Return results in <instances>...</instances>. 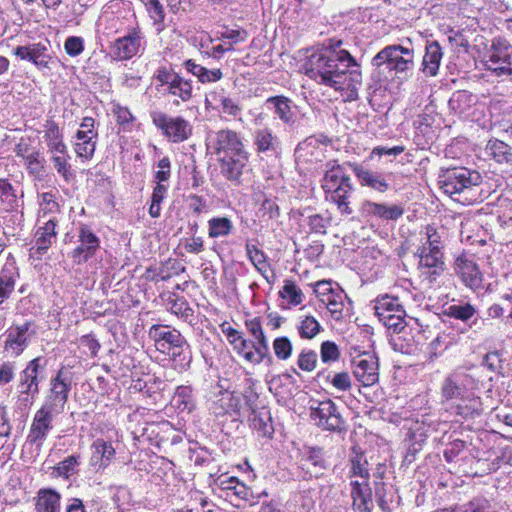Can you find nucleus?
Returning a JSON list of instances; mask_svg holds the SVG:
<instances>
[{
  "label": "nucleus",
  "instance_id": "1",
  "mask_svg": "<svg viewBox=\"0 0 512 512\" xmlns=\"http://www.w3.org/2000/svg\"><path fill=\"white\" fill-rule=\"evenodd\" d=\"M305 72L319 83L345 91L348 100L356 99L361 72L347 51L331 48L313 51L305 64Z\"/></svg>",
  "mask_w": 512,
  "mask_h": 512
},
{
  "label": "nucleus",
  "instance_id": "2",
  "mask_svg": "<svg viewBox=\"0 0 512 512\" xmlns=\"http://www.w3.org/2000/svg\"><path fill=\"white\" fill-rule=\"evenodd\" d=\"M213 148L221 164V172L230 180H236L242 174L248 154L237 133L222 130L216 134Z\"/></svg>",
  "mask_w": 512,
  "mask_h": 512
},
{
  "label": "nucleus",
  "instance_id": "3",
  "mask_svg": "<svg viewBox=\"0 0 512 512\" xmlns=\"http://www.w3.org/2000/svg\"><path fill=\"white\" fill-rule=\"evenodd\" d=\"M373 63L384 80H394L398 73L409 69L413 53L401 46H388L374 57Z\"/></svg>",
  "mask_w": 512,
  "mask_h": 512
},
{
  "label": "nucleus",
  "instance_id": "4",
  "mask_svg": "<svg viewBox=\"0 0 512 512\" xmlns=\"http://www.w3.org/2000/svg\"><path fill=\"white\" fill-rule=\"evenodd\" d=\"M480 182L481 176L478 172L463 167L447 171L440 181L441 188L449 195L460 193L464 189L479 185Z\"/></svg>",
  "mask_w": 512,
  "mask_h": 512
},
{
  "label": "nucleus",
  "instance_id": "5",
  "mask_svg": "<svg viewBox=\"0 0 512 512\" xmlns=\"http://www.w3.org/2000/svg\"><path fill=\"white\" fill-rule=\"evenodd\" d=\"M354 375L364 386H372L379 380L378 358L372 353L365 352L354 361Z\"/></svg>",
  "mask_w": 512,
  "mask_h": 512
},
{
  "label": "nucleus",
  "instance_id": "6",
  "mask_svg": "<svg viewBox=\"0 0 512 512\" xmlns=\"http://www.w3.org/2000/svg\"><path fill=\"white\" fill-rule=\"evenodd\" d=\"M154 123L174 142L183 141L191 134L189 123L180 117L167 118L159 116L154 119Z\"/></svg>",
  "mask_w": 512,
  "mask_h": 512
},
{
  "label": "nucleus",
  "instance_id": "7",
  "mask_svg": "<svg viewBox=\"0 0 512 512\" xmlns=\"http://www.w3.org/2000/svg\"><path fill=\"white\" fill-rule=\"evenodd\" d=\"M151 334L156 338V348L167 354L176 355V349L183 344V338L176 331H169L166 328H154Z\"/></svg>",
  "mask_w": 512,
  "mask_h": 512
},
{
  "label": "nucleus",
  "instance_id": "8",
  "mask_svg": "<svg viewBox=\"0 0 512 512\" xmlns=\"http://www.w3.org/2000/svg\"><path fill=\"white\" fill-rule=\"evenodd\" d=\"M311 416L319 426L325 429L330 430L339 427L340 420L336 415L335 405L330 400L320 402L317 407H312Z\"/></svg>",
  "mask_w": 512,
  "mask_h": 512
},
{
  "label": "nucleus",
  "instance_id": "9",
  "mask_svg": "<svg viewBox=\"0 0 512 512\" xmlns=\"http://www.w3.org/2000/svg\"><path fill=\"white\" fill-rule=\"evenodd\" d=\"M90 464L97 468H104L115 455L112 445L103 440H97L91 447Z\"/></svg>",
  "mask_w": 512,
  "mask_h": 512
},
{
  "label": "nucleus",
  "instance_id": "10",
  "mask_svg": "<svg viewBox=\"0 0 512 512\" xmlns=\"http://www.w3.org/2000/svg\"><path fill=\"white\" fill-rule=\"evenodd\" d=\"M488 69L493 71H511V57L506 47H493L487 59Z\"/></svg>",
  "mask_w": 512,
  "mask_h": 512
},
{
  "label": "nucleus",
  "instance_id": "11",
  "mask_svg": "<svg viewBox=\"0 0 512 512\" xmlns=\"http://www.w3.org/2000/svg\"><path fill=\"white\" fill-rule=\"evenodd\" d=\"M368 215L376 216L386 220H396L403 214V209L398 205H384L373 202H366L363 206Z\"/></svg>",
  "mask_w": 512,
  "mask_h": 512
},
{
  "label": "nucleus",
  "instance_id": "12",
  "mask_svg": "<svg viewBox=\"0 0 512 512\" xmlns=\"http://www.w3.org/2000/svg\"><path fill=\"white\" fill-rule=\"evenodd\" d=\"M442 59V51L437 42H431L426 46V52L423 57L424 72L430 76H435Z\"/></svg>",
  "mask_w": 512,
  "mask_h": 512
},
{
  "label": "nucleus",
  "instance_id": "13",
  "mask_svg": "<svg viewBox=\"0 0 512 512\" xmlns=\"http://www.w3.org/2000/svg\"><path fill=\"white\" fill-rule=\"evenodd\" d=\"M353 171L363 186L371 187L380 192H385L388 189V184L385 179L372 171L360 166H355Z\"/></svg>",
  "mask_w": 512,
  "mask_h": 512
},
{
  "label": "nucleus",
  "instance_id": "14",
  "mask_svg": "<svg viewBox=\"0 0 512 512\" xmlns=\"http://www.w3.org/2000/svg\"><path fill=\"white\" fill-rule=\"evenodd\" d=\"M139 39L136 36H126L116 41L115 55L121 59H129L133 57L139 48Z\"/></svg>",
  "mask_w": 512,
  "mask_h": 512
},
{
  "label": "nucleus",
  "instance_id": "15",
  "mask_svg": "<svg viewBox=\"0 0 512 512\" xmlns=\"http://www.w3.org/2000/svg\"><path fill=\"white\" fill-rule=\"evenodd\" d=\"M269 109L274 110V113L284 123H290L293 119V112L291 110L290 101L285 97H271L266 101Z\"/></svg>",
  "mask_w": 512,
  "mask_h": 512
},
{
  "label": "nucleus",
  "instance_id": "16",
  "mask_svg": "<svg viewBox=\"0 0 512 512\" xmlns=\"http://www.w3.org/2000/svg\"><path fill=\"white\" fill-rule=\"evenodd\" d=\"M60 496L52 490L39 492L36 504L37 512H58Z\"/></svg>",
  "mask_w": 512,
  "mask_h": 512
},
{
  "label": "nucleus",
  "instance_id": "17",
  "mask_svg": "<svg viewBox=\"0 0 512 512\" xmlns=\"http://www.w3.org/2000/svg\"><path fill=\"white\" fill-rule=\"evenodd\" d=\"M68 384L66 379L63 378V373L59 375L52 382L51 394L53 397V406L55 408H62L67 400Z\"/></svg>",
  "mask_w": 512,
  "mask_h": 512
},
{
  "label": "nucleus",
  "instance_id": "18",
  "mask_svg": "<svg viewBox=\"0 0 512 512\" xmlns=\"http://www.w3.org/2000/svg\"><path fill=\"white\" fill-rule=\"evenodd\" d=\"M396 307L402 308V305L399 303V300L396 297L384 295L377 298L374 305V310L377 317L382 318L385 316H389V314H394V311H396Z\"/></svg>",
  "mask_w": 512,
  "mask_h": 512
},
{
  "label": "nucleus",
  "instance_id": "19",
  "mask_svg": "<svg viewBox=\"0 0 512 512\" xmlns=\"http://www.w3.org/2000/svg\"><path fill=\"white\" fill-rule=\"evenodd\" d=\"M319 322L312 316H305L298 325V331L302 338L312 339L320 332Z\"/></svg>",
  "mask_w": 512,
  "mask_h": 512
},
{
  "label": "nucleus",
  "instance_id": "20",
  "mask_svg": "<svg viewBox=\"0 0 512 512\" xmlns=\"http://www.w3.org/2000/svg\"><path fill=\"white\" fill-rule=\"evenodd\" d=\"M232 229L231 221L226 217L213 218L209 221V236L222 237L230 233Z\"/></svg>",
  "mask_w": 512,
  "mask_h": 512
},
{
  "label": "nucleus",
  "instance_id": "21",
  "mask_svg": "<svg viewBox=\"0 0 512 512\" xmlns=\"http://www.w3.org/2000/svg\"><path fill=\"white\" fill-rule=\"evenodd\" d=\"M442 265V254L438 247H431L428 252L424 249L420 258L421 267L441 268Z\"/></svg>",
  "mask_w": 512,
  "mask_h": 512
},
{
  "label": "nucleus",
  "instance_id": "22",
  "mask_svg": "<svg viewBox=\"0 0 512 512\" xmlns=\"http://www.w3.org/2000/svg\"><path fill=\"white\" fill-rule=\"evenodd\" d=\"M344 299L345 295L343 291H336V293L333 295L331 299L324 298L323 304L326 305L327 309L329 310L331 316L334 319L341 318L344 308Z\"/></svg>",
  "mask_w": 512,
  "mask_h": 512
},
{
  "label": "nucleus",
  "instance_id": "23",
  "mask_svg": "<svg viewBox=\"0 0 512 512\" xmlns=\"http://www.w3.org/2000/svg\"><path fill=\"white\" fill-rule=\"evenodd\" d=\"M96 144L93 139L83 138L76 135L74 143V151L80 158L90 159L92 158Z\"/></svg>",
  "mask_w": 512,
  "mask_h": 512
},
{
  "label": "nucleus",
  "instance_id": "24",
  "mask_svg": "<svg viewBox=\"0 0 512 512\" xmlns=\"http://www.w3.org/2000/svg\"><path fill=\"white\" fill-rule=\"evenodd\" d=\"M221 487L223 490L227 492V496H229L230 493H232L233 495L241 499H245L249 494L246 486L243 483H240L238 479L234 477L222 480Z\"/></svg>",
  "mask_w": 512,
  "mask_h": 512
},
{
  "label": "nucleus",
  "instance_id": "25",
  "mask_svg": "<svg viewBox=\"0 0 512 512\" xmlns=\"http://www.w3.org/2000/svg\"><path fill=\"white\" fill-rule=\"evenodd\" d=\"M222 332L226 335L228 341L238 353H242L245 349L248 348L247 341L241 336V334L237 330H235L231 326L223 325Z\"/></svg>",
  "mask_w": 512,
  "mask_h": 512
},
{
  "label": "nucleus",
  "instance_id": "26",
  "mask_svg": "<svg viewBox=\"0 0 512 512\" xmlns=\"http://www.w3.org/2000/svg\"><path fill=\"white\" fill-rule=\"evenodd\" d=\"M343 180L344 176L341 169L339 167H333L326 172L322 186L326 191H334L341 186Z\"/></svg>",
  "mask_w": 512,
  "mask_h": 512
},
{
  "label": "nucleus",
  "instance_id": "27",
  "mask_svg": "<svg viewBox=\"0 0 512 512\" xmlns=\"http://www.w3.org/2000/svg\"><path fill=\"white\" fill-rule=\"evenodd\" d=\"M276 137L268 129L257 131L255 136V144L259 152H265L274 149Z\"/></svg>",
  "mask_w": 512,
  "mask_h": 512
},
{
  "label": "nucleus",
  "instance_id": "28",
  "mask_svg": "<svg viewBox=\"0 0 512 512\" xmlns=\"http://www.w3.org/2000/svg\"><path fill=\"white\" fill-rule=\"evenodd\" d=\"M50 411L42 408L34 417V440L43 436L45 431L49 428Z\"/></svg>",
  "mask_w": 512,
  "mask_h": 512
},
{
  "label": "nucleus",
  "instance_id": "29",
  "mask_svg": "<svg viewBox=\"0 0 512 512\" xmlns=\"http://www.w3.org/2000/svg\"><path fill=\"white\" fill-rule=\"evenodd\" d=\"M273 350L277 358L286 360L291 356L293 346L287 337H278L273 341Z\"/></svg>",
  "mask_w": 512,
  "mask_h": 512
},
{
  "label": "nucleus",
  "instance_id": "30",
  "mask_svg": "<svg viewBox=\"0 0 512 512\" xmlns=\"http://www.w3.org/2000/svg\"><path fill=\"white\" fill-rule=\"evenodd\" d=\"M169 90L173 95L179 96L183 100H187L191 96L192 87L189 82L176 77L171 81Z\"/></svg>",
  "mask_w": 512,
  "mask_h": 512
},
{
  "label": "nucleus",
  "instance_id": "31",
  "mask_svg": "<svg viewBox=\"0 0 512 512\" xmlns=\"http://www.w3.org/2000/svg\"><path fill=\"white\" fill-rule=\"evenodd\" d=\"M404 317V309L396 307V311H394V314H389V316L379 318V320L388 328L394 329L396 331L401 330L403 328Z\"/></svg>",
  "mask_w": 512,
  "mask_h": 512
},
{
  "label": "nucleus",
  "instance_id": "32",
  "mask_svg": "<svg viewBox=\"0 0 512 512\" xmlns=\"http://www.w3.org/2000/svg\"><path fill=\"white\" fill-rule=\"evenodd\" d=\"M336 291H342L339 287L334 288L331 281L321 280L314 284V292L323 303L324 298H332Z\"/></svg>",
  "mask_w": 512,
  "mask_h": 512
},
{
  "label": "nucleus",
  "instance_id": "33",
  "mask_svg": "<svg viewBox=\"0 0 512 512\" xmlns=\"http://www.w3.org/2000/svg\"><path fill=\"white\" fill-rule=\"evenodd\" d=\"M486 150L497 162L506 160L508 146L504 142L499 140L489 141Z\"/></svg>",
  "mask_w": 512,
  "mask_h": 512
},
{
  "label": "nucleus",
  "instance_id": "34",
  "mask_svg": "<svg viewBox=\"0 0 512 512\" xmlns=\"http://www.w3.org/2000/svg\"><path fill=\"white\" fill-rule=\"evenodd\" d=\"M81 246L77 249L78 252L84 250L93 252L99 245L98 238L88 229L83 228L80 232Z\"/></svg>",
  "mask_w": 512,
  "mask_h": 512
},
{
  "label": "nucleus",
  "instance_id": "35",
  "mask_svg": "<svg viewBox=\"0 0 512 512\" xmlns=\"http://www.w3.org/2000/svg\"><path fill=\"white\" fill-rule=\"evenodd\" d=\"M464 282L471 288H476L480 285L481 279L479 272L474 264H465L461 271Z\"/></svg>",
  "mask_w": 512,
  "mask_h": 512
},
{
  "label": "nucleus",
  "instance_id": "36",
  "mask_svg": "<svg viewBox=\"0 0 512 512\" xmlns=\"http://www.w3.org/2000/svg\"><path fill=\"white\" fill-rule=\"evenodd\" d=\"M249 332L257 339L258 345L261 346L265 351L268 350V341L262 330L260 321L254 318L246 322Z\"/></svg>",
  "mask_w": 512,
  "mask_h": 512
},
{
  "label": "nucleus",
  "instance_id": "37",
  "mask_svg": "<svg viewBox=\"0 0 512 512\" xmlns=\"http://www.w3.org/2000/svg\"><path fill=\"white\" fill-rule=\"evenodd\" d=\"M317 355L313 351H303L298 357V366L307 372H311L316 368Z\"/></svg>",
  "mask_w": 512,
  "mask_h": 512
},
{
  "label": "nucleus",
  "instance_id": "38",
  "mask_svg": "<svg viewBox=\"0 0 512 512\" xmlns=\"http://www.w3.org/2000/svg\"><path fill=\"white\" fill-rule=\"evenodd\" d=\"M281 296L295 305L301 303L302 301L301 291L292 282H287L283 286Z\"/></svg>",
  "mask_w": 512,
  "mask_h": 512
},
{
  "label": "nucleus",
  "instance_id": "39",
  "mask_svg": "<svg viewBox=\"0 0 512 512\" xmlns=\"http://www.w3.org/2000/svg\"><path fill=\"white\" fill-rule=\"evenodd\" d=\"M330 383L337 390L346 391L351 387V378L347 372H339L333 375H329Z\"/></svg>",
  "mask_w": 512,
  "mask_h": 512
},
{
  "label": "nucleus",
  "instance_id": "40",
  "mask_svg": "<svg viewBox=\"0 0 512 512\" xmlns=\"http://www.w3.org/2000/svg\"><path fill=\"white\" fill-rule=\"evenodd\" d=\"M77 136L94 139L97 136V131L95 129V121L93 118L86 117L83 119L80 127L76 133Z\"/></svg>",
  "mask_w": 512,
  "mask_h": 512
},
{
  "label": "nucleus",
  "instance_id": "41",
  "mask_svg": "<svg viewBox=\"0 0 512 512\" xmlns=\"http://www.w3.org/2000/svg\"><path fill=\"white\" fill-rule=\"evenodd\" d=\"M339 357L337 346L330 341L323 342L321 345V359L323 362L335 361Z\"/></svg>",
  "mask_w": 512,
  "mask_h": 512
},
{
  "label": "nucleus",
  "instance_id": "42",
  "mask_svg": "<svg viewBox=\"0 0 512 512\" xmlns=\"http://www.w3.org/2000/svg\"><path fill=\"white\" fill-rule=\"evenodd\" d=\"M474 314V308L471 305H453L449 307V315L461 319L467 320Z\"/></svg>",
  "mask_w": 512,
  "mask_h": 512
},
{
  "label": "nucleus",
  "instance_id": "43",
  "mask_svg": "<svg viewBox=\"0 0 512 512\" xmlns=\"http://www.w3.org/2000/svg\"><path fill=\"white\" fill-rule=\"evenodd\" d=\"M223 74L220 69H207L202 67L198 79L202 83L216 82L222 78Z\"/></svg>",
  "mask_w": 512,
  "mask_h": 512
},
{
  "label": "nucleus",
  "instance_id": "44",
  "mask_svg": "<svg viewBox=\"0 0 512 512\" xmlns=\"http://www.w3.org/2000/svg\"><path fill=\"white\" fill-rule=\"evenodd\" d=\"M59 132L57 128H52L49 131V137H51V141L49 146L51 148L52 153L66 154V146L65 144L58 139Z\"/></svg>",
  "mask_w": 512,
  "mask_h": 512
},
{
  "label": "nucleus",
  "instance_id": "45",
  "mask_svg": "<svg viewBox=\"0 0 512 512\" xmlns=\"http://www.w3.org/2000/svg\"><path fill=\"white\" fill-rule=\"evenodd\" d=\"M65 50L70 55H78L83 50V42L78 37H70L65 42Z\"/></svg>",
  "mask_w": 512,
  "mask_h": 512
},
{
  "label": "nucleus",
  "instance_id": "46",
  "mask_svg": "<svg viewBox=\"0 0 512 512\" xmlns=\"http://www.w3.org/2000/svg\"><path fill=\"white\" fill-rule=\"evenodd\" d=\"M14 283L10 277L0 278V304L8 297L12 292Z\"/></svg>",
  "mask_w": 512,
  "mask_h": 512
},
{
  "label": "nucleus",
  "instance_id": "47",
  "mask_svg": "<svg viewBox=\"0 0 512 512\" xmlns=\"http://www.w3.org/2000/svg\"><path fill=\"white\" fill-rule=\"evenodd\" d=\"M266 352L267 351L259 346L255 347V352L247 351V349H245L241 354H243L244 358L249 362L260 363L263 360Z\"/></svg>",
  "mask_w": 512,
  "mask_h": 512
},
{
  "label": "nucleus",
  "instance_id": "48",
  "mask_svg": "<svg viewBox=\"0 0 512 512\" xmlns=\"http://www.w3.org/2000/svg\"><path fill=\"white\" fill-rule=\"evenodd\" d=\"M352 485V498H359L361 496L370 497V489L368 485L365 483V481H355L352 483Z\"/></svg>",
  "mask_w": 512,
  "mask_h": 512
},
{
  "label": "nucleus",
  "instance_id": "49",
  "mask_svg": "<svg viewBox=\"0 0 512 512\" xmlns=\"http://www.w3.org/2000/svg\"><path fill=\"white\" fill-rule=\"evenodd\" d=\"M170 175V163L167 158L162 159L158 163V171L156 177L159 182L166 181Z\"/></svg>",
  "mask_w": 512,
  "mask_h": 512
},
{
  "label": "nucleus",
  "instance_id": "50",
  "mask_svg": "<svg viewBox=\"0 0 512 512\" xmlns=\"http://www.w3.org/2000/svg\"><path fill=\"white\" fill-rule=\"evenodd\" d=\"M404 151V147L402 146H395L393 148H385V147H375L372 152L371 156L373 155H398L401 154Z\"/></svg>",
  "mask_w": 512,
  "mask_h": 512
},
{
  "label": "nucleus",
  "instance_id": "51",
  "mask_svg": "<svg viewBox=\"0 0 512 512\" xmlns=\"http://www.w3.org/2000/svg\"><path fill=\"white\" fill-rule=\"evenodd\" d=\"M222 111L225 114L236 116L240 111V107L231 99L224 98L222 100Z\"/></svg>",
  "mask_w": 512,
  "mask_h": 512
},
{
  "label": "nucleus",
  "instance_id": "52",
  "mask_svg": "<svg viewBox=\"0 0 512 512\" xmlns=\"http://www.w3.org/2000/svg\"><path fill=\"white\" fill-rule=\"evenodd\" d=\"M370 497L353 498V506L357 512H369Z\"/></svg>",
  "mask_w": 512,
  "mask_h": 512
},
{
  "label": "nucleus",
  "instance_id": "53",
  "mask_svg": "<svg viewBox=\"0 0 512 512\" xmlns=\"http://www.w3.org/2000/svg\"><path fill=\"white\" fill-rule=\"evenodd\" d=\"M53 162L56 170L67 178V157H53Z\"/></svg>",
  "mask_w": 512,
  "mask_h": 512
},
{
  "label": "nucleus",
  "instance_id": "54",
  "mask_svg": "<svg viewBox=\"0 0 512 512\" xmlns=\"http://www.w3.org/2000/svg\"><path fill=\"white\" fill-rule=\"evenodd\" d=\"M177 76L170 73L168 70L166 69H160L158 70L157 74H156V79L161 82L162 84H171V81L176 78Z\"/></svg>",
  "mask_w": 512,
  "mask_h": 512
},
{
  "label": "nucleus",
  "instance_id": "55",
  "mask_svg": "<svg viewBox=\"0 0 512 512\" xmlns=\"http://www.w3.org/2000/svg\"><path fill=\"white\" fill-rule=\"evenodd\" d=\"M12 378V369L4 365L0 368V385L8 383Z\"/></svg>",
  "mask_w": 512,
  "mask_h": 512
},
{
  "label": "nucleus",
  "instance_id": "56",
  "mask_svg": "<svg viewBox=\"0 0 512 512\" xmlns=\"http://www.w3.org/2000/svg\"><path fill=\"white\" fill-rule=\"evenodd\" d=\"M186 248L189 252H200L203 249V241L200 238H194L186 245Z\"/></svg>",
  "mask_w": 512,
  "mask_h": 512
},
{
  "label": "nucleus",
  "instance_id": "57",
  "mask_svg": "<svg viewBox=\"0 0 512 512\" xmlns=\"http://www.w3.org/2000/svg\"><path fill=\"white\" fill-rule=\"evenodd\" d=\"M165 191H166L165 186L159 184L154 189V192H153V195H152V201L160 203L162 201L163 197H164Z\"/></svg>",
  "mask_w": 512,
  "mask_h": 512
},
{
  "label": "nucleus",
  "instance_id": "58",
  "mask_svg": "<svg viewBox=\"0 0 512 512\" xmlns=\"http://www.w3.org/2000/svg\"><path fill=\"white\" fill-rule=\"evenodd\" d=\"M458 387L450 380L446 381L443 386V391L448 397H452L457 392Z\"/></svg>",
  "mask_w": 512,
  "mask_h": 512
},
{
  "label": "nucleus",
  "instance_id": "59",
  "mask_svg": "<svg viewBox=\"0 0 512 512\" xmlns=\"http://www.w3.org/2000/svg\"><path fill=\"white\" fill-rule=\"evenodd\" d=\"M51 239L43 232L41 233V236L37 239V249L38 250H45L47 246L51 243Z\"/></svg>",
  "mask_w": 512,
  "mask_h": 512
},
{
  "label": "nucleus",
  "instance_id": "60",
  "mask_svg": "<svg viewBox=\"0 0 512 512\" xmlns=\"http://www.w3.org/2000/svg\"><path fill=\"white\" fill-rule=\"evenodd\" d=\"M185 67L188 71H190L191 73H193L197 78L201 72V69H202V66L196 64L195 62H193L192 60H188L186 63H185Z\"/></svg>",
  "mask_w": 512,
  "mask_h": 512
},
{
  "label": "nucleus",
  "instance_id": "61",
  "mask_svg": "<svg viewBox=\"0 0 512 512\" xmlns=\"http://www.w3.org/2000/svg\"><path fill=\"white\" fill-rule=\"evenodd\" d=\"M9 425L7 424V420L4 412H0V435L6 436L9 433Z\"/></svg>",
  "mask_w": 512,
  "mask_h": 512
},
{
  "label": "nucleus",
  "instance_id": "62",
  "mask_svg": "<svg viewBox=\"0 0 512 512\" xmlns=\"http://www.w3.org/2000/svg\"><path fill=\"white\" fill-rule=\"evenodd\" d=\"M42 202L46 204V208L49 211H53L56 208V203L53 200V196L48 193L42 194Z\"/></svg>",
  "mask_w": 512,
  "mask_h": 512
},
{
  "label": "nucleus",
  "instance_id": "63",
  "mask_svg": "<svg viewBox=\"0 0 512 512\" xmlns=\"http://www.w3.org/2000/svg\"><path fill=\"white\" fill-rule=\"evenodd\" d=\"M67 512H85L83 504L80 500L74 499L72 504L69 505Z\"/></svg>",
  "mask_w": 512,
  "mask_h": 512
},
{
  "label": "nucleus",
  "instance_id": "64",
  "mask_svg": "<svg viewBox=\"0 0 512 512\" xmlns=\"http://www.w3.org/2000/svg\"><path fill=\"white\" fill-rule=\"evenodd\" d=\"M54 228H55L54 222L51 219H49L45 223V227L43 228V233L46 234L49 238H53L54 237Z\"/></svg>",
  "mask_w": 512,
  "mask_h": 512
}]
</instances>
